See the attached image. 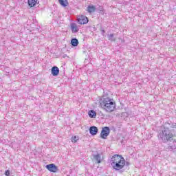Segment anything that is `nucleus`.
Returning a JSON list of instances; mask_svg holds the SVG:
<instances>
[{"label": "nucleus", "mask_w": 176, "mask_h": 176, "mask_svg": "<svg viewBox=\"0 0 176 176\" xmlns=\"http://www.w3.org/2000/svg\"><path fill=\"white\" fill-rule=\"evenodd\" d=\"M60 5L63 6V8H67V6L69 5L67 0H58Z\"/></svg>", "instance_id": "13"}, {"label": "nucleus", "mask_w": 176, "mask_h": 176, "mask_svg": "<svg viewBox=\"0 0 176 176\" xmlns=\"http://www.w3.org/2000/svg\"><path fill=\"white\" fill-rule=\"evenodd\" d=\"M107 38L109 41H111V42H115L116 41V37H115V34H110L107 35Z\"/></svg>", "instance_id": "14"}, {"label": "nucleus", "mask_w": 176, "mask_h": 176, "mask_svg": "<svg viewBox=\"0 0 176 176\" xmlns=\"http://www.w3.org/2000/svg\"><path fill=\"white\" fill-rule=\"evenodd\" d=\"M88 115L89 118H91V119H95V118H97V113L94 110H90Z\"/></svg>", "instance_id": "10"}, {"label": "nucleus", "mask_w": 176, "mask_h": 176, "mask_svg": "<svg viewBox=\"0 0 176 176\" xmlns=\"http://www.w3.org/2000/svg\"><path fill=\"white\" fill-rule=\"evenodd\" d=\"M100 107L104 109L106 112H113L116 107V103H115L113 99L104 98L101 100Z\"/></svg>", "instance_id": "3"}, {"label": "nucleus", "mask_w": 176, "mask_h": 176, "mask_svg": "<svg viewBox=\"0 0 176 176\" xmlns=\"http://www.w3.org/2000/svg\"><path fill=\"white\" fill-rule=\"evenodd\" d=\"M5 175H6V176H9V175H10V171H9V170H6V172H5Z\"/></svg>", "instance_id": "18"}, {"label": "nucleus", "mask_w": 176, "mask_h": 176, "mask_svg": "<svg viewBox=\"0 0 176 176\" xmlns=\"http://www.w3.org/2000/svg\"><path fill=\"white\" fill-rule=\"evenodd\" d=\"M173 142H175V143H176V139L174 140Z\"/></svg>", "instance_id": "22"}, {"label": "nucleus", "mask_w": 176, "mask_h": 176, "mask_svg": "<svg viewBox=\"0 0 176 176\" xmlns=\"http://www.w3.org/2000/svg\"><path fill=\"white\" fill-rule=\"evenodd\" d=\"M101 32H102V36H105V30H104V29H101Z\"/></svg>", "instance_id": "19"}, {"label": "nucleus", "mask_w": 176, "mask_h": 176, "mask_svg": "<svg viewBox=\"0 0 176 176\" xmlns=\"http://www.w3.org/2000/svg\"><path fill=\"white\" fill-rule=\"evenodd\" d=\"M70 28L73 34H75L79 31V28H78V25L75 23H72L70 24Z\"/></svg>", "instance_id": "8"}, {"label": "nucleus", "mask_w": 176, "mask_h": 176, "mask_svg": "<svg viewBox=\"0 0 176 176\" xmlns=\"http://www.w3.org/2000/svg\"><path fill=\"white\" fill-rule=\"evenodd\" d=\"M89 133L91 135H96L97 133H98V128L96 126H91L89 128Z\"/></svg>", "instance_id": "9"}, {"label": "nucleus", "mask_w": 176, "mask_h": 176, "mask_svg": "<svg viewBox=\"0 0 176 176\" xmlns=\"http://www.w3.org/2000/svg\"><path fill=\"white\" fill-rule=\"evenodd\" d=\"M87 11L88 12V13H94V12H96V6H88L87 8Z\"/></svg>", "instance_id": "11"}, {"label": "nucleus", "mask_w": 176, "mask_h": 176, "mask_svg": "<svg viewBox=\"0 0 176 176\" xmlns=\"http://www.w3.org/2000/svg\"><path fill=\"white\" fill-rule=\"evenodd\" d=\"M94 160H96V162H97V163L100 164L102 162V159H101V154H96L94 155Z\"/></svg>", "instance_id": "12"}, {"label": "nucleus", "mask_w": 176, "mask_h": 176, "mask_svg": "<svg viewBox=\"0 0 176 176\" xmlns=\"http://www.w3.org/2000/svg\"><path fill=\"white\" fill-rule=\"evenodd\" d=\"M173 133H176V123L171 121L165 122L164 125V129L161 130L157 135L159 141L164 142H168L173 140Z\"/></svg>", "instance_id": "1"}, {"label": "nucleus", "mask_w": 176, "mask_h": 176, "mask_svg": "<svg viewBox=\"0 0 176 176\" xmlns=\"http://www.w3.org/2000/svg\"><path fill=\"white\" fill-rule=\"evenodd\" d=\"M51 74L53 76H58V74H60V69L57 67V66H54L51 69Z\"/></svg>", "instance_id": "7"}, {"label": "nucleus", "mask_w": 176, "mask_h": 176, "mask_svg": "<svg viewBox=\"0 0 176 176\" xmlns=\"http://www.w3.org/2000/svg\"><path fill=\"white\" fill-rule=\"evenodd\" d=\"M78 23L79 24H87L89 23V19L86 16L82 15L78 19Z\"/></svg>", "instance_id": "6"}, {"label": "nucleus", "mask_w": 176, "mask_h": 176, "mask_svg": "<svg viewBox=\"0 0 176 176\" xmlns=\"http://www.w3.org/2000/svg\"><path fill=\"white\" fill-rule=\"evenodd\" d=\"M126 164H129V163H128V162H126Z\"/></svg>", "instance_id": "23"}, {"label": "nucleus", "mask_w": 176, "mask_h": 176, "mask_svg": "<svg viewBox=\"0 0 176 176\" xmlns=\"http://www.w3.org/2000/svg\"><path fill=\"white\" fill-rule=\"evenodd\" d=\"M79 140V138L77 136H74L71 138L72 142H76Z\"/></svg>", "instance_id": "17"}, {"label": "nucleus", "mask_w": 176, "mask_h": 176, "mask_svg": "<svg viewBox=\"0 0 176 176\" xmlns=\"http://www.w3.org/2000/svg\"><path fill=\"white\" fill-rule=\"evenodd\" d=\"M76 46H78V45H72V47H76Z\"/></svg>", "instance_id": "21"}, {"label": "nucleus", "mask_w": 176, "mask_h": 176, "mask_svg": "<svg viewBox=\"0 0 176 176\" xmlns=\"http://www.w3.org/2000/svg\"><path fill=\"white\" fill-rule=\"evenodd\" d=\"M70 45H79V41L76 38H72Z\"/></svg>", "instance_id": "16"}, {"label": "nucleus", "mask_w": 176, "mask_h": 176, "mask_svg": "<svg viewBox=\"0 0 176 176\" xmlns=\"http://www.w3.org/2000/svg\"><path fill=\"white\" fill-rule=\"evenodd\" d=\"M45 168L47 170H48V171H50L51 173H57L58 170V168L54 164L46 165Z\"/></svg>", "instance_id": "5"}, {"label": "nucleus", "mask_w": 176, "mask_h": 176, "mask_svg": "<svg viewBox=\"0 0 176 176\" xmlns=\"http://www.w3.org/2000/svg\"><path fill=\"white\" fill-rule=\"evenodd\" d=\"M38 0H28V5L30 8H34L36 5Z\"/></svg>", "instance_id": "15"}, {"label": "nucleus", "mask_w": 176, "mask_h": 176, "mask_svg": "<svg viewBox=\"0 0 176 176\" xmlns=\"http://www.w3.org/2000/svg\"><path fill=\"white\" fill-rule=\"evenodd\" d=\"M110 129L108 126H104L102 129L101 133H100V137L102 138V140L107 139V137L109 135Z\"/></svg>", "instance_id": "4"}, {"label": "nucleus", "mask_w": 176, "mask_h": 176, "mask_svg": "<svg viewBox=\"0 0 176 176\" xmlns=\"http://www.w3.org/2000/svg\"><path fill=\"white\" fill-rule=\"evenodd\" d=\"M110 163L113 170L119 171L126 165V160L121 155L116 154L112 156Z\"/></svg>", "instance_id": "2"}, {"label": "nucleus", "mask_w": 176, "mask_h": 176, "mask_svg": "<svg viewBox=\"0 0 176 176\" xmlns=\"http://www.w3.org/2000/svg\"><path fill=\"white\" fill-rule=\"evenodd\" d=\"M168 149H170V151H173V149H175V146L173 147V146H169Z\"/></svg>", "instance_id": "20"}]
</instances>
